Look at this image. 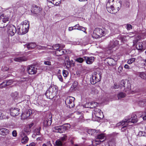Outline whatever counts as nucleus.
I'll use <instances>...</instances> for the list:
<instances>
[{
    "instance_id": "nucleus-1",
    "label": "nucleus",
    "mask_w": 146,
    "mask_h": 146,
    "mask_svg": "<svg viewBox=\"0 0 146 146\" xmlns=\"http://www.w3.org/2000/svg\"><path fill=\"white\" fill-rule=\"evenodd\" d=\"M29 25V21L25 20L22 22L20 25V27L17 28L18 33L22 35L27 33L28 31Z\"/></svg>"
},
{
    "instance_id": "nucleus-2",
    "label": "nucleus",
    "mask_w": 146,
    "mask_h": 146,
    "mask_svg": "<svg viewBox=\"0 0 146 146\" xmlns=\"http://www.w3.org/2000/svg\"><path fill=\"white\" fill-rule=\"evenodd\" d=\"M108 33V31L105 28H98L94 30L92 35L93 38L96 39L105 36Z\"/></svg>"
},
{
    "instance_id": "nucleus-3",
    "label": "nucleus",
    "mask_w": 146,
    "mask_h": 146,
    "mask_svg": "<svg viewBox=\"0 0 146 146\" xmlns=\"http://www.w3.org/2000/svg\"><path fill=\"white\" fill-rule=\"evenodd\" d=\"M70 125L68 123L65 124L63 125L55 127L53 128V131L56 132L62 133L70 128Z\"/></svg>"
},
{
    "instance_id": "nucleus-4",
    "label": "nucleus",
    "mask_w": 146,
    "mask_h": 146,
    "mask_svg": "<svg viewBox=\"0 0 146 146\" xmlns=\"http://www.w3.org/2000/svg\"><path fill=\"white\" fill-rule=\"evenodd\" d=\"M102 74L100 72H94L92 75V78L90 79L91 83L94 84L100 81L101 76Z\"/></svg>"
},
{
    "instance_id": "nucleus-5",
    "label": "nucleus",
    "mask_w": 146,
    "mask_h": 146,
    "mask_svg": "<svg viewBox=\"0 0 146 146\" xmlns=\"http://www.w3.org/2000/svg\"><path fill=\"white\" fill-rule=\"evenodd\" d=\"M125 123L129 125L132 127V123H135L137 121V116L135 114H132L130 117H126L124 119Z\"/></svg>"
},
{
    "instance_id": "nucleus-6",
    "label": "nucleus",
    "mask_w": 146,
    "mask_h": 146,
    "mask_svg": "<svg viewBox=\"0 0 146 146\" xmlns=\"http://www.w3.org/2000/svg\"><path fill=\"white\" fill-rule=\"evenodd\" d=\"M100 131L99 133H98L96 135L97 136H96V139L95 140H93L92 141V144L94 145H96L100 144V140H105L106 138V135L104 133H100Z\"/></svg>"
},
{
    "instance_id": "nucleus-7",
    "label": "nucleus",
    "mask_w": 146,
    "mask_h": 146,
    "mask_svg": "<svg viewBox=\"0 0 146 146\" xmlns=\"http://www.w3.org/2000/svg\"><path fill=\"white\" fill-rule=\"evenodd\" d=\"M120 88L122 90L126 88L130 90L131 88L130 82L127 80H122L120 82Z\"/></svg>"
},
{
    "instance_id": "nucleus-8",
    "label": "nucleus",
    "mask_w": 146,
    "mask_h": 146,
    "mask_svg": "<svg viewBox=\"0 0 146 146\" xmlns=\"http://www.w3.org/2000/svg\"><path fill=\"white\" fill-rule=\"evenodd\" d=\"M5 27L7 29L8 34L9 36H13L16 33V29L15 26L12 25H6Z\"/></svg>"
},
{
    "instance_id": "nucleus-9",
    "label": "nucleus",
    "mask_w": 146,
    "mask_h": 146,
    "mask_svg": "<svg viewBox=\"0 0 146 146\" xmlns=\"http://www.w3.org/2000/svg\"><path fill=\"white\" fill-rule=\"evenodd\" d=\"M113 0H108L106 6L108 11L111 13H114L117 12L116 11L113 6Z\"/></svg>"
},
{
    "instance_id": "nucleus-10",
    "label": "nucleus",
    "mask_w": 146,
    "mask_h": 146,
    "mask_svg": "<svg viewBox=\"0 0 146 146\" xmlns=\"http://www.w3.org/2000/svg\"><path fill=\"white\" fill-rule=\"evenodd\" d=\"M56 90L55 88L50 86L46 91V97L47 98L50 99H52L55 95V91Z\"/></svg>"
},
{
    "instance_id": "nucleus-11",
    "label": "nucleus",
    "mask_w": 146,
    "mask_h": 146,
    "mask_svg": "<svg viewBox=\"0 0 146 146\" xmlns=\"http://www.w3.org/2000/svg\"><path fill=\"white\" fill-rule=\"evenodd\" d=\"M75 98L72 96H68L65 100V103L67 107L71 108L74 106V101Z\"/></svg>"
},
{
    "instance_id": "nucleus-12",
    "label": "nucleus",
    "mask_w": 146,
    "mask_h": 146,
    "mask_svg": "<svg viewBox=\"0 0 146 146\" xmlns=\"http://www.w3.org/2000/svg\"><path fill=\"white\" fill-rule=\"evenodd\" d=\"M92 116L94 115L98 118H102L104 117L103 113L101 111V110L99 108H95L93 111L92 113Z\"/></svg>"
},
{
    "instance_id": "nucleus-13",
    "label": "nucleus",
    "mask_w": 146,
    "mask_h": 146,
    "mask_svg": "<svg viewBox=\"0 0 146 146\" xmlns=\"http://www.w3.org/2000/svg\"><path fill=\"white\" fill-rule=\"evenodd\" d=\"M108 24V25L109 29L113 34L118 32V26L117 25L110 23Z\"/></svg>"
},
{
    "instance_id": "nucleus-14",
    "label": "nucleus",
    "mask_w": 146,
    "mask_h": 146,
    "mask_svg": "<svg viewBox=\"0 0 146 146\" xmlns=\"http://www.w3.org/2000/svg\"><path fill=\"white\" fill-rule=\"evenodd\" d=\"M9 21L8 18L6 16L4 15V14H2L0 16V27L4 28L5 27V24L3 25V23H6Z\"/></svg>"
},
{
    "instance_id": "nucleus-15",
    "label": "nucleus",
    "mask_w": 146,
    "mask_h": 146,
    "mask_svg": "<svg viewBox=\"0 0 146 146\" xmlns=\"http://www.w3.org/2000/svg\"><path fill=\"white\" fill-rule=\"evenodd\" d=\"M27 70L28 73L31 75L35 74L37 72V68L33 65L28 66L27 67Z\"/></svg>"
},
{
    "instance_id": "nucleus-16",
    "label": "nucleus",
    "mask_w": 146,
    "mask_h": 146,
    "mask_svg": "<svg viewBox=\"0 0 146 146\" xmlns=\"http://www.w3.org/2000/svg\"><path fill=\"white\" fill-rule=\"evenodd\" d=\"M67 139V137L66 135H64L59 139L56 141L55 142V146H61L62 145Z\"/></svg>"
},
{
    "instance_id": "nucleus-17",
    "label": "nucleus",
    "mask_w": 146,
    "mask_h": 146,
    "mask_svg": "<svg viewBox=\"0 0 146 146\" xmlns=\"http://www.w3.org/2000/svg\"><path fill=\"white\" fill-rule=\"evenodd\" d=\"M117 126L120 125L122 127L121 129L122 131H124L127 129L131 128V127L130 126H129V125L125 123L124 119L121 122L117 123Z\"/></svg>"
},
{
    "instance_id": "nucleus-18",
    "label": "nucleus",
    "mask_w": 146,
    "mask_h": 146,
    "mask_svg": "<svg viewBox=\"0 0 146 146\" xmlns=\"http://www.w3.org/2000/svg\"><path fill=\"white\" fill-rule=\"evenodd\" d=\"M119 42L116 39L111 40L108 46L110 49H112L116 46L119 44Z\"/></svg>"
},
{
    "instance_id": "nucleus-19",
    "label": "nucleus",
    "mask_w": 146,
    "mask_h": 146,
    "mask_svg": "<svg viewBox=\"0 0 146 146\" xmlns=\"http://www.w3.org/2000/svg\"><path fill=\"white\" fill-rule=\"evenodd\" d=\"M19 110L17 108H11L10 109V114L13 116H17L19 114Z\"/></svg>"
},
{
    "instance_id": "nucleus-20",
    "label": "nucleus",
    "mask_w": 146,
    "mask_h": 146,
    "mask_svg": "<svg viewBox=\"0 0 146 146\" xmlns=\"http://www.w3.org/2000/svg\"><path fill=\"white\" fill-rule=\"evenodd\" d=\"M108 64L110 66H113L116 64V61L113 58H106L105 60Z\"/></svg>"
},
{
    "instance_id": "nucleus-21",
    "label": "nucleus",
    "mask_w": 146,
    "mask_h": 146,
    "mask_svg": "<svg viewBox=\"0 0 146 146\" xmlns=\"http://www.w3.org/2000/svg\"><path fill=\"white\" fill-rule=\"evenodd\" d=\"M84 60L86 61V63L88 64H91L94 61V57H87L84 56L83 57Z\"/></svg>"
},
{
    "instance_id": "nucleus-22",
    "label": "nucleus",
    "mask_w": 146,
    "mask_h": 146,
    "mask_svg": "<svg viewBox=\"0 0 146 146\" xmlns=\"http://www.w3.org/2000/svg\"><path fill=\"white\" fill-rule=\"evenodd\" d=\"M32 113V111L31 110H28L23 113L22 115V117L24 119H26L29 117Z\"/></svg>"
},
{
    "instance_id": "nucleus-23",
    "label": "nucleus",
    "mask_w": 146,
    "mask_h": 146,
    "mask_svg": "<svg viewBox=\"0 0 146 146\" xmlns=\"http://www.w3.org/2000/svg\"><path fill=\"white\" fill-rule=\"evenodd\" d=\"M74 27H75L74 29H78V30L82 31L86 34L87 33V32L86 31L87 29L86 28H84L82 26H80L79 24H77L75 25Z\"/></svg>"
},
{
    "instance_id": "nucleus-24",
    "label": "nucleus",
    "mask_w": 146,
    "mask_h": 146,
    "mask_svg": "<svg viewBox=\"0 0 146 146\" xmlns=\"http://www.w3.org/2000/svg\"><path fill=\"white\" fill-rule=\"evenodd\" d=\"M9 132V130L6 128H3L0 129V134L3 135H7Z\"/></svg>"
},
{
    "instance_id": "nucleus-25",
    "label": "nucleus",
    "mask_w": 146,
    "mask_h": 146,
    "mask_svg": "<svg viewBox=\"0 0 146 146\" xmlns=\"http://www.w3.org/2000/svg\"><path fill=\"white\" fill-rule=\"evenodd\" d=\"M98 103L95 102H89L88 103V106H87V104H86V106L87 108H93L96 107L97 106Z\"/></svg>"
},
{
    "instance_id": "nucleus-26",
    "label": "nucleus",
    "mask_w": 146,
    "mask_h": 146,
    "mask_svg": "<svg viewBox=\"0 0 146 146\" xmlns=\"http://www.w3.org/2000/svg\"><path fill=\"white\" fill-rule=\"evenodd\" d=\"M65 54V50L63 49H59L56 50L55 52V55L58 56H61Z\"/></svg>"
},
{
    "instance_id": "nucleus-27",
    "label": "nucleus",
    "mask_w": 146,
    "mask_h": 146,
    "mask_svg": "<svg viewBox=\"0 0 146 146\" xmlns=\"http://www.w3.org/2000/svg\"><path fill=\"white\" fill-rule=\"evenodd\" d=\"M14 60L16 62H21L27 60V58L24 56L15 58Z\"/></svg>"
},
{
    "instance_id": "nucleus-28",
    "label": "nucleus",
    "mask_w": 146,
    "mask_h": 146,
    "mask_svg": "<svg viewBox=\"0 0 146 146\" xmlns=\"http://www.w3.org/2000/svg\"><path fill=\"white\" fill-rule=\"evenodd\" d=\"M100 130H99L90 129L88 131V133L89 134H91L92 135H96L98 133H99Z\"/></svg>"
},
{
    "instance_id": "nucleus-29",
    "label": "nucleus",
    "mask_w": 146,
    "mask_h": 146,
    "mask_svg": "<svg viewBox=\"0 0 146 146\" xmlns=\"http://www.w3.org/2000/svg\"><path fill=\"white\" fill-rule=\"evenodd\" d=\"M36 44L35 43H30L27 45V48L29 50H31L35 48H36Z\"/></svg>"
},
{
    "instance_id": "nucleus-30",
    "label": "nucleus",
    "mask_w": 146,
    "mask_h": 146,
    "mask_svg": "<svg viewBox=\"0 0 146 146\" xmlns=\"http://www.w3.org/2000/svg\"><path fill=\"white\" fill-rule=\"evenodd\" d=\"M137 75H139L141 78L144 79H146V74L145 72H139L137 73Z\"/></svg>"
},
{
    "instance_id": "nucleus-31",
    "label": "nucleus",
    "mask_w": 146,
    "mask_h": 146,
    "mask_svg": "<svg viewBox=\"0 0 146 146\" xmlns=\"http://www.w3.org/2000/svg\"><path fill=\"white\" fill-rule=\"evenodd\" d=\"M136 48L139 50H142L143 48V43L141 42L138 43L136 45Z\"/></svg>"
},
{
    "instance_id": "nucleus-32",
    "label": "nucleus",
    "mask_w": 146,
    "mask_h": 146,
    "mask_svg": "<svg viewBox=\"0 0 146 146\" xmlns=\"http://www.w3.org/2000/svg\"><path fill=\"white\" fill-rule=\"evenodd\" d=\"M8 117L7 116H6V114L4 112H3V113L0 114V119H5L6 118H8Z\"/></svg>"
},
{
    "instance_id": "nucleus-33",
    "label": "nucleus",
    "mask_w": 146,
    "mask_h": 146,
    "mask_svg": "<svg viewBox=\"0 0 146 146\" xmlns=\"http://www.w3.org/2000/svg\"><path fill=\"white\" fill-rule=\"evenodd\" d=\"M28 140L29 139L27 136L22 137L21 139V143L23 144L26 143L28 142Z\"/></svg>"
},
{
    "instance_id": "nucleus-34",
    "label": "nucleus",
    "mask_w": 146,
    "mask_h": 146,
    "mask_svg": "<svg viewBox=\"0 0 146 146\" xmlns=\"http://www.w3.org/2000/svg\"><path fill=\"white\" fill-rule=\"evenodd\" d=\"M125 96V94L122 92H121L119 93L117 95V97L119 99L123 98Z\"/></svg>"
},
{
    "instance_id": "nucleus-35",
    "label": "nucleus",
    "mask_w": 146,
    "mask_h": 146,
    "mask_svg": "<svg viewBox=\"0 0 146 146\" xmlns=\"http://www.w3.org/2000/svg\"><path fill=\"white\" fill-rule=\"evenodd\" d=\"M40 127H39L38 128L34 130V135L35 134L37 135H39L40 134Z\"/></svg>"
},
{
    "instance_id": "nucleus-36",
    "label": "nucleus",
    "mask_w": 146,
    "mask_h": 146,
    "mask_svg": "<svg viewBox=\"0 0 146 146\" xmlns=\"http://www.w3.org/2000/svg\"><path fill=\"white\" fill-rule=\"evenodd\" d=\"M109 146H115V142L114 139H113L110 141L108 143Z\"/></svg>"
},
{
    "instance_id": "nucleus-37",
    "label": "nucleus",
    "mask_w": 146,
    "mask_h": 146,
    "mask_svg": "<svg viewBox=\"0 0 146 146\" xmlns=\"http://www.w3.org/2000/svg\"><path fill=\"white\" fill-rule=\"evenodd\" d=\"M62 74L64 77L66 78L68 75L69 72L67 70H64L62 71Z\"/></svg>"
},
{
    "instance_id": "nucleus-38",
    "label": "nucleus",
    "mask_w": 146,
    "mask_h": 146,
    "mask_svg": "<svg viewBox=\"0 0 146 146\" xmlns=\"http://www.w3.org/2000/svg\"><path fill=\"white\" fill-rule=\"evenodd\" d=\"M52 117L51 116H50L49 119H48L47 120H46V122L47 124L46 125H51L52 123Z\"/></svg>"
},
{
    "instance_id": "nucleus-39",
    "label": "nucleus",
    "mask_w": 146,
    "mask_h": 146,
    "mask_svg": "<svg viewBox=\"0 0 146 146\" xmlns=\"http://www.w3.org/2000/svg\"><path fill=\"white\" fill-rule=\"evenodd\" d=\"M84 60V58H83L79 57L76 58L75 60L76 61L80 63H82Z\"/></svg>"
},
{
    "instance_id": "nucleus-40",
    "label": "nucleus",
    "mask_w": 146,
    "mask_h": 146,
    "mask_svg": "<svg viewBox=\"0 0 146 146\" xmlns=\"http://www.w3.org/2000/svg\"><path fill=\"white\" fill-rule=\"evenodd\" d=\"M135 60V58H132L129 59L127 62V63L129 64H131L134 62Z\"/></svg>"
},
{
    "instance_id": "nucleus-41",
    "label": "nucleus",
    "mask_w": 146,
    "mask_h": 146,
    "mask_svg": "<svg viewBox=\"0 0 146 146\" xmlns=\"http://www.w3.org/2000/svg\"><path fill=\"white\" fill-rule=\"evenodd\" d=\"M27 133L24 130H23L20 133V135L22 138L27 136Z\"/></svg>"
},
{
    "instance_id": "nucleus-42",
    "label": "nucleus",
    "mask_w": 146,
    "mask_h": 146,
    "mask_svg": "<svg viewBox=\"0 0 146 146\" xmlns=\"http://www.w3.org/2000/svg\"><path fill=\"white\" fill-rule=\"evenodd\" d=\"M60 49V44H56L53 46V49L54 50H58Z\"/></svg>"
},
{
    "instance_id": "nucleus-43",
    "label": "nucleus",
    "mask_w": 146,
    "mask_h": 146,
    "mask_svg": "<svg viewBox=\"0 0 146 146\" xmlns=\"http://www.w3.org/2000/svg\"><path fill=\"white\" fill-rule=\"evenodd\" d=\"M146 135L145 133L143 131H139L138 134V135L139 136H144Z\"/></svg>"
},
{
    "instance_id": "nucleus-44",
    "label": "nucleus",
    "mask_w": 146,
    "mask_h": 146,
    "mask_svg": "<svg viewBox=\"0 0 146 146\" xmlns=\"http://www.w3.org/2000/svg\"><path fill=\"white\" fill-rule=\"evenodd\" d=\"M23 130L27 133L30 132L31 131L29 127H28V126H27L25 127Z\"/></svg>"
},
{
    "instance_id": "nucleus-45",
    "label": "nucleus",
    "mask_w": 146,
    "mask_h": 146,
    "mask_svg": "<svg viewBox=\"0 0 146 146\" xmlns=\"http://www.w3.org/2000/svg\"><path fill=\"white\" fill-rule=\"evenodd\" d=\"M36 48L38 50H44L45 49V47L44 46H40V45H36Z\"/></svg>"
},
{
    "instance_id": "nucleus-46",
    "label": "nucleus",
    "mask_w": 146,
    "mask_h": 146,
    "mask_svg": "<svg viewBox=\"0 0 146 146\" xmlns=\"http://www.w3.org/2000/svg\"><path fill=\"white\" fill-rule=\"evenodd\" d=\"M139 105L141 106H146V100L140 102L139 103Z\"/></svg>"
},
{
    "instance_id": "nucleus-47",
    "label": "nucleus",
    "mask_w": 146,
    "mask_h": 146,
    "mask_svg": "<svg viewBox=\"0 0 146 146\" xmlns=\"http://www.w3.org/2000/svg\"><path fill=\"white\" fill-rule=\"evenodd\" d=\"M86 50H81L80 51V56H81L86 54Z\"/></svg>"
},
{
    "instance_id": "nucleus-48",
    "label": "nucleus",
    "mask_w": 146,
    "mask_h": 146,
    "mask_svg": "<svg viewBox=\"0 0 146 146\" xmlns=\"http://www.w3.org/2000/svg\"><path fill=\"white\" fill-rule=\"evenodd\" d=\"M5 82L7 86L11 84L13 82V81L12 80H9L7 81H6Z\"/></svg>"
},
{
    "instance_id": "nucleus-49",
    "label": "nucleus",
    "mask_w": 146,
    "mask_h": 146,
    "mask_svg": "<svg viewBox=\"0 0 146 146\" xmlns=\"http://www.w3.org/2000/svg\"><path fill=\"white\" fill-rule=\"evenodd\" d=\"M7 86L5 82H4L0 84V88H2Z\"/></svg>"
},
{
    "instance_id": "nucleus-50",
    "label": "nucleus",
    "mask_w": 146,
    "mask_h": 146,
    "mask_svg": "<svg viewBox=\"0 0 146 146\" xmlns=\"http://www.w3.org/2000/svg\"><path fill=\"white\" fill-rule=\"evenodd\" d=\"M12 96L14 98H16L18 96V93L17 92H15L12 94Z\"/></svg>"
},
{
    "instance_id": "nucleus-51",
    "label": "nucleus",
    "mask_w": 146,
    "mask_h": 146,
    "mask_svg": "<svg viewBox=\"0 0 146 146\" xmlns=\"http://www.w3.org/2000/svg\"><path fill=\"white\" fill-rule=\"evenodd\" d=\"M120 88V84H119V85H118L116 83H115L114 84V86L112 87V88L114 89H117L118 88Z\"/></svg>"
},
{
    "instance_id": "nucleus-52",
    "label": "nucleus",
    "mask_w": 146,
    "mask_h": 146,
    "mask_svg": "<svg viewBox=\"0 0 146 146\" xmlns=\"http://www.w3.org/2000/svg\"><path fill=\"white\" fill-rule=\"evenodd\" d=\"M126 28L128 30H129L132 29V26L130 24H127L126 25Z\"/></svg>"
},
{
    "instance_id": "nucleus-53",
    "label": "nucleus",
    "mask_w": 146,
    "mask_h": 146,
    "mask_svg": "<svg viewBox=\"0 0 146 146\" xmlns=\"http://www.w3.org/2000/svg\"><path fill=\"white\" fill-rule=\"evenodd\" d=\"M65 62H65L66 64H67V66H72L70 62V61H69V59L66 60L65 61Z\"/></svg>"
},
{
    "instance_id": "nucleus-54",
    "label": "nucleus",
    "mask_w": 146,
    "mask_h": 146,
    "mask_svg": "<svg viewBox=\"0 0 146 146\" xmlns=\"http://www.w3.org/2000/svg\"><path fill=\"white\" fill-rule=\"evenodd\" d=\"M58 78L61 82H62L63 81V79L62 78V76L61 75H58Z\"/></svg>"
},
{
    "instance_id": "nucleus-55",
    "label": "nucleus",
    "mask_w": 146,
    "mask_h": 146,
    "mask_svg": "<svg viewBox=\"0 0 146 146\" xmlns=\"http://www.w3.org/2000/svg\"><path fill=\"white\" fill-rule=\"evenodd\" d=\"M2 70L3 71H7L9 69V68L5 66H3L2 68Z\"/></svg>"
},
{
    "instance_id": "nucleus-56",
    "label": "nucleus",
    "mask_w": 146,
    "mask_h": 146,
    "mask_svg": "<svg viewBox=\"0 0 146 146\" xmlns=\"http://www.w3.org/2000/svg\"><path fill=\"white\" fill-rule=\"evenodd\" d=\"M25 69V67L24 66L21 67V70L22 73H24Z\"/></svg>"
},
{
    "instance_id": "nucleus-57",
    "label": "nucleus",
    "mask_w": 146,
    "mask_h": 146,
    "mask_svg": "<svg viewBox=\"0 0 146 146\" xmlns=\"http://www.w3.org/2000/svg\"><path fill=\"white\" fill-rule=\"evenodd\" d=\"M12 134L13 137H16L17 136V133L16 131L14 130L12 132Z\"/></svg>"
},
{
    "instance_id": "nucleus-58",
    "label": "nucleus",
    "mask_w": 146,
    "mask_h": 146,
    "mask_svg": "<svg viewBox=\"0 0 146 146\" xmlns=\"http://www.w3.org/2000/svg\"><path fill=\"white\" fill-rule=\"evenodd\" d=\"M84 117L83 115L82 114H81L80 116L79 117V121H82L83 120Z\"/></svg>"
},
{
    "instance_id": "nucleus-59",
    "label": "nucleus",
    "mask_w": 146,
    "mask_h": 146,
    "mask_svg": "<svg viewBox=\"0 0 146 146\" xmlns=\"http://www.w3.org/2000/svg\"><path fill=\"white\" fill-rule=\"evenodd\" d=\"M53 49V46H50L49 45H47L46 46V49Z\"/></svg>"
},
{
    "instance_id": "nucleus-60",
    "label": "nucleus",
    "mask_w": 146,
    "mask_h": 146,
    "mask_svg": "<svg viewBox=\"0 0 146 146\" xmlns=\"http://www.w3.org/2000/svg\"><path fill=\"white\" fill-rule=\"evenodd\" d=\"M70 62L71 65L72 66H74V61L73 60H71L70 61H69Z\"/></svg>"
},
{
    "instance_id": "nucleus-61",
    "label": "nucleus",
    "mask_w": 146,
    "mask_h": 146,
    "mask_svg": "<svg viewBox=\"0 0 146 146\" xmlns=\"http://www.w3.org/2000/svg\"><path fill=\"white\" fill-rule=\"evenodd\" d=\"M74 27H69L68 29V31H72V30H74V29H73Z\"/></svg>"
},
{
    "instance_id": "nucleus-62",
    "label": "nucleus",
    "mask_w": 146,
    "mask_h": 146,
    "mask_svg": "<svg viewBox=\"0 0 146 146\" xmlns=\"http://www.w3.org/2000/svg\"><path fill=\"white\" fill-rule=\"evenodd\" d=\"M123 69V68L122 67L119 66L118 68V72L120 73V72L122 69Z\"/></svg>"
},
{
    "instance_id": "nucleus-63",
    "label": "nucleus",
    "mask_w": 146,
    "mask_h": 146,
    "mask_svg": "<svg viewBox=\"0 0 146 146\" xmlns=\"http://www.w3.org/2000/svg\"><path fill=\"white\" fill-rule=\"evenodd\" d=\"M124 67L125 68L129 69L130 68L129 66L127 64H125L124 66Z\"/></svg>"
},
{
    "instance_id": "nucleus-64",
    "label": "nucleus",
    "mask_w": 146,
    "mask_h": 146,
    "mask_svg": "<svg viewBox=\"0 0 146 146\" xmlns=\"http://www.w3.org/2000/svg\"><path fill=\"white\" fill-rule=\"evenodd\" d=\"M35 144L33 142L31 143L29 145V146H35Z\"/></svg>"
}]
</instances>
